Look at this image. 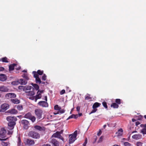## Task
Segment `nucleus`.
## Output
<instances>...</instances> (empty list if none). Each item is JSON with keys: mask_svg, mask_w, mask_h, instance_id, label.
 <instances>
[{"mask_svg": "<svg viewBox=\"0 0 146 146\" xmlns=\"http://www.w3.org/2000/svg\"><path fill=\"white\" fill-rule=\"evenodd\" d=\"M6 119L9 122L8 124V129L10 130H12L16 124L15 121H17V118L15 116H9L7 117Z\"/></svg>", "mask_w": 146, "mask_h": 146, "instance_id": "nucleus-1", "label": "nucleus"}, {"mask_svg": "<svg viewBox=\"0 0 146 146\" xmlns=\"http://www.w3.org/2000/svg\"><path fill=\"white\" fill-rule=\"evenodd\" d=\"M28 135L29 137L35 139H39L40 137V134L38 132L34 130L29 131Z\"/></svg>", "mask_w": 146, "mask_h": 146, "instance_id": "nucleus-2", "label": "nucleus"}, {"mask_svg": "<svg viewBox=\"0 0 146 146\" xmlns=\"http://www.w3.org/2000/svg\"><path fill=\"white\" fill-rule=\"evenodd\" d=\"M77 134V131L76 130L74 132L73 134H71L69 135V143L70 144L73 143L76 139Z\"/></svg>", "mask_w": 146, "mask_h": 146, "instance_id": "nucleus-3", "label": "nucleus"}, {"mask_svg": "<svg viewBox=\"0 0 146 146\" xmlns=\"http://www.w3.org/2000/svg\"><path fill=\"white\" fill-rule=\"evenodd\" d=\"M35 113L38 119H40L42 118L43 111L40 109H37L35 110Z\"/></svg>", "mask_w": 146, "mask_h": 146, "instance_id": "nucleus-4", "label": "nucleus"}, {"mask_svg": "<svg viewBox=\"0 0 146 146\" xmlns=\"http://www.w3.org/2000/svg\"><path fill=\"white\" fill-rule=\"evenodd\" d=\"M24 117L30 119L33 122H34L36 120L35 117L34 116L32 115L31 113L29 112L25 114L24 115Z\"/></svg>", "mask_w": 146, "mask_h": 146, "instance_id": "nucleus-5", "label": "nucleus"}, {"mask_svg": "<svg viewBox=\"0 0 146 146\" xmlns=\"http://www.w3.org/2000/svg\"><path fill=\"white\" fill-rule=\"evenodd\" d=\"M25 145L29 146L33 145L35 144V142L34 140L30 139H26L25 142Z\"/></svg>", "mask_w": 146, "mask_h": 146, "instance_id": "nucleus-6", "label": "nucleus"}, {"mask_svg": "<svg viewBox=\"0 0 146 146\" xmlns=\"http://www.w3.org/2000/svg\"><path fill=\"white\" fill-rule=\"evenodd\" d=\"M52 137L58 138L61 139L63 141H64V138L60 135V133L59 132V131H56L55 133L53 134L52 135Z\"/></svg>", "mask_w": 146, "mask_h": 146, "instance_id": "nucleus-7", "label": "nucleus"}, {"mask_svg": "<svg viewBox=\"0 0 146 146\" xmlns=\"http://www.w3.org/2000/svg\"><path fill=\"white\" fill-rule=\"evenodd\" d=\"M34 127L35 130L39 131H44L45 130V128L43 126L35 125Z\"/></svg>", "mask_w": 146, "mask_h": 146, "instance_id": "nucleus-8", "label": "nucleus"}, {"mask_svg": "<svg viewBox=\"0 0 146 146\" xmlns=\"http://www.w3.org/2000/svg\"><path fill=\"white\" fill-rule=\"evenodd\" d=\"M21 124L23 125L24 128L27 129L29 128V122L26 120H22L21 121Z\"/></svg>", "mask_w": 146, "mask_h": 146, "instance_id": "nucleus-9", "label": "nucleus"}, {"mask_svg": "<svg viewBox=\"0 0 146 146\" xmlns=\"http://www.w3.org/2000/svg\"><path fill=\"white\" fill-rule=\"evenodd\" d=\"M9 108L8 104H4L2 105L0 108V111L4 112L8 109Z\"/></svg>", "mask_w": 146, "mask_h": 146, "instance_id": "nucleus-10", "label": "nucleus"}, {"mask_svg": "<svg viewBox=\"0 0 146 146\" xmlns=\"http://www.w3.org/2000/svg\"><path fill=\"white\" fill-rule=\"evenodd\" d=\"M29 90L30 91H26L25 92L26 93V95L28 96H33L35 94L34 88L32 87V88Z\"/></svg>", "mask_w": 146, "mask_h": 146, "instance_id": "nucleus-11", "label": "nucleus"}, {"mask_svg": "<svg viewBox=\"0 0 146 146\" xmlns=\"http://www.w3.org/2000/svg\"><path fill=\"white\" fill-rule=\"evenodd\" d=\"M32 88V86H19L18 88L19 89L21 90H23L24 91H25V92L26 91L28 90L29 89H30Z\"/></svg>", "mask_w": 146, "mask_h": 146, "instance_id": "nucleus-12", "label": "nucleus"}, {"mask_svg": "<svg viewBox=\"0 0 146 146\" xmlns=\"http://www.w3.org/2000/svg\"><path fill=\"white\" fill-rule=\"evenodd\" d=\"M6 131L4 128L1 129L0 131V137L2 138H4L6 137Z\"/></svg>", "mask_w": 146, "mask_h": 146, "instance_id": "nucleus-13", "label": "nucleus"}, {"mask_svg": "<svg viewBox=\"0 0 146 146\" xmlns=\"http://www.w3.org/2000/svg\"><path fill=\"white\" fill-rule=\"evenodd\" d=\"M38 104L43 107H47L48 106L47 102L44 101H40L38 103Z\"/></svg>", "mask_w": 146, "mask_h": 146, "instance_id": "nucleus-14", "label": "nucleus"}, {"mask_svg": "<svg viewBox=\"0 0 146 146\" xmlns=\"http://www.w3.org/2000/svg\"><path fill=\"white\" fill-rule=\"evenodd\" d=\"M16 96V95L14 93H11L6 94L5 96V97L9 99L12 98H15Z\"/></svg>", "mask_w": 146, "mask_h": 146, "instance_id": "nucleus-15", "label": "nucleus"}, {"mask_svg": "<svg viewBox=\"0 0 146 146\" xmlns=\"http://www.w3.org/2000/svg\"><path fill=\"white\" fill-rule=\"evenodd\" d=\"M50 142L52 144L53 146H59V142L54 139H52Z\"/></svg>", "mask_w": 146, "mask_h": 146, "instance_id": "nucleus-16", "label": "nucleus"}, {"mask_svg": "<svg viewBox=\"0 0 146 146\" xmlns=\"http://www.w3.org/2000/svg\"><path fill=\"white\" fill-rule=\"evenodd\" d=\"M7 79V76L5 74H0V80L2 81H4Z\"/></svg>", "mask_w": 146, "mask_h": 146, "instance_id": "nucleus-17", "label": "nucleus"}, {"mask_svg": "<svg viewBox=\"0 0 146 146\" xmlns=\"http://www.w3.org/2000/svg\"><path fill=\"white\" fill-rule=\"evenodd\" d=\"M142 136V135L140 134H135L133 135L132 136V137L133 139L137 140L139 139H140L141 138Z\"/></svg>", "mask_w": 146, "mask_h": 146, "instance_id": "nucleus-18", "label": "nucleus"}, {"mask_svg": "<svg viewBox=\"0 0 146 146\" xmlns=\"http://www.w3.org/2000/svg\"><path fill=\"white\" fill-rule=\"evenodd\" d=\"M9 89L5 86L0 87V91L3 92H7L8 91Z\"/></svg>", "mask_w": 146, "mask_h": 146, "instance_id": "nucleus-19", "label": "nucleus"}, {"mask_svg": "<svg viewBox=\"0 0 146 146\" xmlns=\"http://www.w3.org/2000/svg\"><path fill=\"white\" fill-rule=\"evenodd\" d=\"M17 66V64H11L9 66V71L13 70H14L15 67Z\"/></svg>", "mask_w": 146, "mask_h": 146, "instance_id": "nucleus-20", "label": "nucleus"}, {"mask_svg": "<svg viewBox=\"0 0 146 146\" xmlns=\"http://www.w3.org/2000/svg\"><path fill=\"white\" fill-rule=\"evenodd\" d=\"M20 84L21 85H25L27 83V81L26 80H24L23 79H20L19 80Z\"/></svg>", "mask_w": 146, "mask_h": 146, "instance_id": "nucleus-21", "label": "nucleus"}, {"mask_svg": "<svg viewBox=\"0 0 146 146\" xmlns=\"http://www.w3.org/2000/svg\"><path fill=\"white\" fill-rule=\"evenodd\" d=\"M123 130L121 128H120L118 130V132L116 133V134H117V136H122L123 134Z\"/></svg>", "mask_w": 146, "mask_h": 146, "instance_id": "nucleus-22", "label": "nucleus"}, {"mask_svg": "<svg viewBox=\"0 0 146 146\" xmlns=\"http://www.w3.org/2000/svg\"><path fill=\"white\" fill-rule=\"evenodd\" d=\"M78 117V116L77 115H75L74 114H72L70 116H69L67 119L66 120H68V119L72 118H74L75 119H76Z\"/></svg>", "mask_w": 146, "mask_h": 146, "instance_id": "nucleus-23", "label": "nucleus"}, {"mask_svg": "<svg viewBox=\"0 0 146 146\" xmlns=\"http://www.w3.org/2000/svg\"><path fill=\"white\" fill-rule=\"evenodd\" d=\"M8 112L11 114H16L18 113L17 110L15 109L9 110L8 111Z\"/></svg>", "mask_w": 146, "mask_h": 146, "instance_id": "nucleus-24", "label": "nucleus"}, {"mask_svg": "<svg viewBox=\"0 0 146 146\" xmlns=\"http://www.w3.org/2000/svg\"><path fill=\"white\" fill-rule=\"evenodd\" d=\"M42 97V95L41 93H38L35 96V102H36L37 100L38 99H40Z\"/></svg>", "mask_w": 146, "mask_h": 146, "instance_id": "nucleus-25", "label": "nucleus"}, {"mask_svg": "<svg viewBox=\"0 0 146 146\" xmlns=\"http://www.w3.org/2000/svg\"><path fill=\"white\" fill-rule=\"evenodd\" d=\"M101 105V104L97 102L95 103L92 106L93 108H96Z\"/></svg>", "mask_w": 146, "mask_h": 146, "instance_id": "nucleus-26", "label": "nucleus"}, {"mask_svg": "<svg viewBox=\"0 0 146 146\" xmlns=\"http://www.w3.org/2000/svg\"><path fill=\"white\" fill-rule=\"evenodd\" d=\"M111 107L114 108H117L119 107V105L115 103H112L111 105Z\"/></svg>", "mask_w": 146, "mask_h": 146, "instance_id": "nucleus-27", "label": "nucleus"}, {"mask_svg": "<svg viewBox=\"0 0 146 146\" xmlns=\"http://www.w3.org/2000/svg\"><path fill=\"white\" fill-rule=\"evenodd\" d=\"M0 61H2L4 62H8V58L6 57H3L0 59Z\"/></svg>", "mask_w": 146, "mask_h": 146, "instance_id": "nucleus-28", "label": "nucleus"}, {"mask_svg": "<svg viewBox=\"0 0 146 146\" xmlns=\"http://www.w3.org/2000/svg\"><path fill=\"white\" fill-rule=\"evenodd\" d=\"M11 101L15 104H18L20 102L17 99H11Z\"/></svg>", "mask_w": 146, "mask_h": 146, "instance_id": "nucleus-29", "label": "nucleus"}, {"mask_svg": "<svg viewBox=\"0 0 146 146\" xmlns=\"http://www.w3.org/2000/svg\"><path fill=\"white\" fill-rule=\"evenodd\" d=\"M31 84L36 90L39 89V86L37 84L33 83H32Z\"/></svg>", "mask_w": 146, "mask_h": 146, "instance_id": "nucleus-30", "label": "nucleus"}, {"mask_svg": "<svg viewBox=\"0 0 146 146\" xmlns=\"http://www.w3.org/2000/svg\"><path fill=\"white\" fill-rule=\"evenodd\" d=\"M32 74L33 75V77L35 78L39 77V76L37 72L35 71H34L32 72Z\"/></svg>", "mask_w": 146, "mask_h": 146, "instance_id": "nucleus-31", "label": "nucleus"}, {"mask_svg": "<svg viewBox=\"0 0 146 146\" xmlns=\"http://www.w3.org/2000/svg\"><path fill=\"white\" fill-rule=\"evenodd\" d=\"M54 108L55 110L59 111L61 109V108L58 105H56L54 106Z\"/></svg>", "mask_w": 146, "mask_h": 146, "instance_id": "nucleus-32", "label": "nucleus"}, {"mask_svg": "<svg viewBox=\"0 0 146 146\" xmlns=\"http://www.w3.org/2000/svg\"><path fill=\"white\" fill-rule=\"evenodd\" d=\"M22 77H23L26 80H29V78L27 74H23L22 76Z\"/></svg>", "mask_w": 146, "mask_h": 146, "instance_id": "nucleus-33", "label": "nucleus"}, {"mask_svg": "<svg viewBox=\"0 0 146 146\" xmlns=\"http://www.w3.org/2000/svg\"><path fill=\"white\" fill-rule=\"evenodd\" d=\"M35 81L36 83L40 84L41 83V81L39 77L35 78Z\"/></svg>", "mask_w": 146, "mask_h": 146, "instance_id": "nucleus-34", "label": "nucleus"}, {"mask_svg": "<svg viewBox=\"0 0 146 146\" xmlns=\"http://www.w3.org/2000/svg\"><path fill=\"white\" fill-rule=\"evenodd\" d=\"M21 140L20 136L18 137L17 145L21 146Z\"/></svg>", "mask_w": 146, "mask_h": 146, "instance_id": "nucleus-35", "label": "nucleus"}, {"mask_svg": "<svg viewBox=\"0 0 146 146\" xmlns=\"http://www.w3.org/2000/svg\"><path fill=\"white\" fill-rule=\"evenodd\" d=\"M140 132L143 135L146 134V128H143L141 130Z\"/></svg>", "mask_w": 146, "mask_h": 146, "instance_id": "nucleus-36", "label": "nucleus"}, {"mask_svg": "<svg viewBox=\"0 0 146 146\" xmlns=\"http://www.w3.org/2000/svg\"><path fill=\"white\" fill-rule=\"evenodd\" d=\"M121 100L119 99H115V103H116L117 105L120 104L121 103Z\"/></svg>", "mask_w": 146, "mask_h": 146, "instance_id": "nucleus-37", "label": "nucleus"}, {"mask_svg": "<svg viewBox=\"0 0 146 146\" xmlns=\"http://www.w3.org/2000/svg\"><path fill=\"white\" fill-rule=\"evenodd\" d=\"M12 84L14 85H18L20 84L19 80L18 81H13L12 82Z\"/></svg>", "mask_w": 146, "mask_h": 146, "instance_id": "nucleus-38", "label": "nucleus"}, {"mask_svg": "<svg viewBox=\"0 0 146 146\" xmlns=\"http://www.w3.org/2000/svg\"><path fill=\"white\" fill-rule=\"evenodd\" d=\"M38 75H42L43 73V70L41 71L40 70H38L36 72Z\"/></svg>", "mask_w": 146, "mask_h": 146, "instance_id": "nucleus-39", "label": "nucleus"}, {"mask_svg": "<svg viewBox=\"0 0 146 146\" xmlns=\"http://www.w3.org/2000/svg\"><path fill=\"white\" fill-rule=\"evenodd\" d=\"M17 109L19 111L23 109V108L22 105H17Z\"/></svg>", "mask_w": 146, "mask_h": 146, "instance_id": "nucleus-40", "label": "nucleus"}, {"mask_svg": "<svg viewBox=\"0 0 146 146\" xmlns=\"http://www.w3.org/2000/svg\"><path fill=\"white\" fill-rule=\"evenodd\" d=\"M102 104L104 106V108L106 109L108 108V106L107 104V103L105 102H102Z\"/></svg>", "mask_w": 146, "mask_h": 146, "instance_id": "nucleus-41", "label": "nucleus"}, {"mask_svg": "<svg viewBox=\"0 0 146 146\" xmlns=\"http://www.w3.org/2000/svg\"><path fill=\"white\" fill-rule=\"evenodd\" d=\"M9 143L8 142H2L1 145L3 146H7Z\"/></svg>", "mask_w": 146, "mask_h": 146, "instance_id": "nucleus-42", "label": "nucleus"}, {"mask_svg": "<svg viewBox=\"0 0 146 146\" xmlns=\"http://www.w3.org/2000/svg\"><path fill=\"white\" fill-rule=\"evenodd\" d=\"M124 145L125 146H131V144L128 142H125L124 143Z\"/></svg>", "mask_w": 146, "mask_h": 146, "instance_id": "nucleus-43", "label": "nucleus"}, {"mask_svg": "<svg viewBox=\"0 0 146 146\" xmlns=\"http://www.w3.org/2000/svg\"><path fill=\"white\" fill-rule=\"evenodd\" d=\"M93 109L92 110L91 112L89 113V114H90L92 113L95 112L97 110V109L96 108H93Z\"/></svg>", "mask_w": 146, "mask_h": 146, "instance_id": "nucleus-44", "label": "nucleus"}, {"mask_svg": "<svg viewBox=\"0 0 146 146\" xmlns=\"http://www.w3.org/2000/svg\"><path fill=\"white\" fill-rule=\"evenodd\" d=\"M46 75L45 74H44L42 77V80L44 81L46 80Z\"/></svg>", "mask_w": 146, "mask_h": 146, "instance_id": "nucleus-45", "label": "nucleus"}, {"mask_svg": "<svg viewBox=\"0 0 146 146\" xmlns=\"http://www.w3.org/2000/svg\"><path fill=\"white\" fill-rule=\"evenodd\" d=\"M92 98L89 96L86 95L85 96V100H88L91 99Z\"/></svg>", "mask_w": 146, "mask_h": 146, "instance_id": "nucleus-46", "label": "nucleus"}, {"mask_svg": "<svg viewBox=\"0 0 146 146\" xmlns=\"http://www.w3.org/2000/svg\"><path fill=\"white\" fill-rule=\"evenodd\" d=\"M59 111L61 114L65 112V110L64 109H61L60 110H59Z\"/></svg>", "mask_w": 146, "mask_h": 146, "instance_id": "nucleus-47", "label": "nucleus"}, {"mask_svg": "<svg viewBox=\"0 0 146 146\" xmlns=\"http://www.w3.org/2000/svg\"><path fill=\"white\" fill-rule=\"evenodd\" d=\"M142 143L140 142H137L136 143L137 146H142Z\"/></svg>", "mask_w": 146, "mask_h": 146, "instance_id": "nucleus-48", "label": "nucleus"}, {"mask_svg": "<svg viewBox=\"0 0 146 146\" xmlns=\"http://www.w3.org/2000/svg\"><path fill=\"white\" fill-rule=\"evenodd\" d=\"M87 143V138H86L83 144V146H86Z\"/></svg>", "mask_w": 146, "mask_h": 146, "instance_id": "nucleus-49", "label": "nucleus"}, {"mask_svg": "<svg viewBox=\"0 0 146 146\" xmlns=\"http://www.w3.org/2000/svg\"><path fill=\"white\" fill-rule=\"evenodd\" d=\"M65 93V90H62L60 92V94L61 95H62L64 94Z\"/></svg>", "mask_w": 146, "mask_h": 146, "instance_id": "nucleus-50", "label": "nucleus"}, {"mask_svg": "<svg viewBox=\"0 0 146 146\" xmlns=\"http://www.w3.org/2000/svg\"><path fill=\"white\" fill-rule=\"evenodd\" d=\"M140 126L141 127L146 128V124H141Z\"/></svg>", "mask_w": 146, "mask_h": 146, "instance_id": "nucleus-51", "label": "nucleus"}, {"mask_svg": "<svg viewBox=\"0 0 146 146\" xmlns=\"http://www.w3.org/2000/svg\"><path fill=\"white\" fill-rule=\"evenodd\" d=\"M101 133H102V131L100 130L99 131V132H98V133H97V135L98 136H99L101 134Z\"/></svg>", "mask_w": 146, "mask_h": 146, "instance_id": "nucleus-52", "label": "nucleus"}, {"mask_svg": "<svg viewBox=\"0 0 146 146\" xmlns=\"http://www.w3.org/2000/svg\"><path fill=\"white\" fill-rule=\"evenodd\" d=\"M44 91V90H38L37 92V94H38V93L39 92L40 93H43Z\"/></svg>", "mask_w": 146, "mask_h": 146, "instance_id": "nucleus-53", "label": "nucleus"}, {"mask_svg": "<svg viewBox=\"0 0 146 146\" xmlns=\"http://www.w3.org/2000/svg\"><path fill=\"white\" fill-rule=\"evenodd\" d=\"M80 106H78L76 107V110L78 111L79 112L80 111Z\"/></svg>", "mask_w": 146, "mask_h": 146, "instance_id": "nucleus-54", "label": "nucleus"}, {"mask_svg": "<svg viewBox=\"0 0 146 146\" xmlns=\"http://www.w3.org/2000/svg\"><path fill=\"white\" fill-rule=\"evenodd\" d=\"M44 98H43V99H44L45 100V102H47V96H44Z\"/></svg>", "mask_w": 146, "mask_h": 146, "instance_id": "nucleus-55", "label": "nucleus"}, {"mask_svg": "<svg viewBox=\"0 0 146 146\" xmlns=\"http://www.w3.org/2000/svg\"><path fill=\"white\" fill-rule=\"evenodd\" d=\"M140 124V123L139 121H137L135 123V125L136 126H137Z\"/></svg>", "mask_w": 146, "mask_h": 146, "instance_id": "nucleus-56", "label": "nucleus"}, {"mask_svg": "<svg viewBox=\"0 0 146 146\" xmlns=\"http://www.w3.org/2000/svg\"><path fill=\"white\" fill-rule=\"evenodd\" d=\"M42 146H51L49 144H46L43 145Z\"/></svg>", "mask_w": 146, "mask_h": 146, "instance_id": "nucleus-57", "label": "nucleus"}, {"mask_svg": "<svg viewBox=\"0 0 146 146\" xmlns=\"http://www.w3.org/2000/svg\"><path fill=\"white\" fill-rule=\"evenodd\" d=\"M29 99L32 100H33L34 99H35V96H33L30 97Z\"/></svg>", "mask_w": 146, "mask_h": 146, "instance_id": "nucleus-58", "label": "nucleus"}, {"mask_svg": "<svg viewBox=\"0 0 146 146\" xmlns=\"http://www.w3.org/2000/svg\"><path fill=\"white\" fill-rule=\"evenodd\" d=\"M21 68V67L20 66H19L18 67L15 68V69L17 70H20Z\"/></svg>", "mask_w": 146, "mask_h": 146, "instance_id": "nucleus-59", "label": "nucleus"}, {"mask_svg": "<svg viewBox=\"0 0 146 146\" xmlns=\"http://www.w3.org/2000/svg\"><path fill=\"white\" fill-rule=\"evenodd\" d=\"M103 138V136H101L99 139V141H102Z\"/></svg>", "mask_w": 146, "mask_h": 146, "instance_id": "nucleus-60", "label": "nucleus"}, {"mask_svg": "<svg viewBox=\"0 0 146 146\" xmlns=\"http://www.w3.org/2000/svg\"><path fill=\"white\" fill-rule=\"evenodd\" d=\"M59 113H60V112H59V111H57L56 113H54V115H56V114H58Z\"/></svg>", "mask_w": 146, "mask_h": 146, "instance_id": "nucleus-61", "label": "nucleus"}, {"mask_svg": "<svg viewBox=\"0 0 146 146\" xmlns=\"http://www.w3.org/2000/svg\"><path fill=\"white\" fill-rule=\"evenodd\" d=\"M4 69V68L3 67H1V68H0V71H2Z\"/></svg>", "mask_w": 146, "mask_h": 146, "instance_id": "nucleus-62", "label": "nucleus"}, {"mask_svg": "<svg viewBox=\"0 0 146 146\" xmlns=\"http://www.w3.org/2000/svg\"><path fill=\"white\" fill-rule=\"evenodd\" d=\"M6 140V139H2L0 138V140H1V141H5V140Z\"/></svg>", "mask_w": 146, "mask_h": 146, "instance_id": "nucleus-63", "label": "nucleus"}, {"mask_svg": "<svg viewBox=\"0 0 146 146\" xmlns=\"http://www.w3.org/2000/svg\"><path fill=\"white\" fill-rule=\"evenodd\" d=\"M94 138L95 139V141H96V139H97V137L96 136H94Z\"/></svg>", "mask_w": 146, "mask_h": 146, "instance_id": "nucleus-64", "label": "nucleus"}]
</instances>
